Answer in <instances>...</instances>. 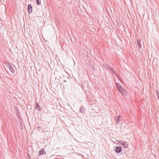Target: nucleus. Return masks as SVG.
Here are the masks:
<instances>
[{"instance_id":"nucleus-1","label":"nucleus","mask_w":159,"mask_h":159,"mask_svg":"<svg viewBox=\"0 0 159 159\" xmlns=\"http://www.w3.org/2000/svg\"><path fill=\"white\" fill-rule=\"evenodd\" d=\"M116 86L118 90L121 94L124 95L127 94V91L118 83H116Z\"/></svg>"},{"instance_id":"nucleus-2","label":"nucleus","mask_w":159,"mask_h":159,"mask_svg":"<svg viewBox=\"0 0 159 159\" xmlns=\"http://www.w3.org/2000/svg\"><path fill=\"white\" fill-rule=\"evenodd\" d=\"M116 86L118 90L121 94L124 95L127 94V91L118 83H116Z\"/></svg>"},{"instance_id":"nucleus-3","label":"nucleus","mask_w":159,"mask_h":159,"mask_svg":"<svg viewBox=\"0 0 159 159\" xmlns=\"http://www.w3.org/2000/svg\"><path fill=\"white\" fill-rule=\"evenodd\" d=\"M28 10L29 13H31L32 11V8L31 5H28Z\"/></svg>"},{"instance_id":"nucleus-4","label":"nucleus","mask_w":159,"mask_h":159,"mask_svg":"<svg viewBox=\"0 0 159 159\" xmlns=\"http://www.w3.org/2000/svg\"><path fill=\"white\" fill-rule=\"evenodd\" d=\"M8 67H9V69L11 71L12 73H13L14 72V69L12 67L11 65L10 64H8Z\"/></svg>"},{"instance_id":"nucleus-5","label":"nucleus","mask_w":159,"mask_h":159,"mask_svg":"<svg viewBox=\"0 0 159 159\" xmlns=\"http://www.w3.org/2000/svg\"><path fill=\"white\" fill-rule=\"evenodd\" d=\"M121 144L122 145L123 147L125 148H127L128 147V145L127 143L124 142H120Z\"/></svg>"},{"instance_id":"nucleus-6","label":"nucleus","mask_w":159,"mask_h":159,"mask_svg":"<svg viewBox=\"0 0 159 159\" xmlns=\"http://www.w3.org/2000/svg\"><path fill=\"white\" fill-rule=\"evenodd\" d=\"M122 150V148L121 147H117L116 149V152L117 153L120 152Z\"/></svg>"},{"instance_id":"nucleus-7","label":"nucleus","mask_w":159,"mask_h":159,"mask_svg":"<svg viewBox=\"0 0 159 159\" xmlns=\"http://www.w3.org/2000/svg\"><path fill=\"white\" fill-rule=\"evenodd\" d=\"M36 3L37 4L39 5L40 4L41 2L39 0H36Z\"/></svg>"},{"instance_id":"nucleus-8","label":"nucleus","mask_w":159,"mask_h":159,"mask_svg":"<svg viewBox=\"0 0 159 159\" xmlns=\"http://www.w3.org/2000/svg\"><path fill=\"white\" fill-rule=\"evenodd\" d=\"M117 123H118V121H119V117H118V119H117Z\"/></svg>"},{"instance_id":"nucleus-9","label":"nucleus","mask_w":159,"mask_h":159,"mask_svg":"<svg viewBox=\"0 0 159 159\" xmlns=\"http://www.w3.org/2000/svg\"><path fill=\"white\" fill-rule=\"evenodd\" d=\"M36 104L37 105V106L38 105V104L37 103H36Z\"/></svg>"}]
</instances>
